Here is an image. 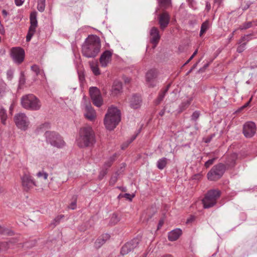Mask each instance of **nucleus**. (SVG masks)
Instances as JSON below:
<instances>
[{
	"label": "nucleus",
	"instance_id": "nucleus-1",
	"mask_svg": "<svg viewBox=\"0 0 257 257\" xmlns=\"http://www.w3.org/2000/svg\"><path fill=\"white\" fill-rule=\"evenodd\" d=\"M100 47V38L96 35H90L82 45V53L87 58H93L99 53Z\"/></svg>",
	"mask_w": 257,
	"mask_h": 257
},
{
	"label": "nucleus",
	"instance_id": "nucleus-2",
	"mask_svg": "<svg viewBox=\"0 0 257 257\" xmlns=\"http://www.w3.org/2000/svg\"><path fill=\"white\" fill-rule=\"evenodd\" d=\"M76 142L80 148L93 146L95 143V136L92 128L88 125L81 127L79 131L78 137Z\"/></svg>",
	"mask_w": 257,
	"mask_h": 257
},
{
	"label": "nucleus",
	"instance_id": "nucleus-3",
	"mask_svg": "<svg viewBox=\"0 0 257 257\" xmlns=\"http://www.w3.org/2000/svg\"><path fill=\"white\" fill-rule=\"evenodd\" d=\"M120 121V112L119 110L116 107H109L104 119V124L106 129L113 130Z\"/></svg>",
	"mask_w": 257,
	"mask_h": 257
},
{
	"label": "nucleus",
	"instance_id": "nucleus-4",
	"mask_svg": "<svg viewBox=\"0 0 257 257\" xmlns=\"http://www.w3.org/2000/svg\"><path fill=\"white\" fill-rule=\"evenodd\" d=\"M21 102L23 107L28 110H38L41 107L40 100L33 94L23 96Z\"/></svg>",
	"mask_w": 257,
	"mask_h": 257
},
{
	"label": "nucleus",
	"instance_id": "nucleus-5",
	"mask_svg": "<svg viewBox=\"0 0 257 257\" xmlns=\"http://www.w3.org/2000/svg\"><path fill=\"white\" fill-rule=\"evenodd\" d=\"M45 136L47 142L54 147L62 148L65 145L62 138L55 132L47 131Z\"/></svg>",
	"mask_w": 257,
	"mask_h": 257
},
{
	"label": "nucleus",
	"instance_id": "nucleus-6",
	"mask_svg": "<svg viewBox=\"0 0 257 257\" xmlns=\"http://www.w3.org/2000/svg\"><path fill=\"white\" fill-rule=\"evenodd\" d=\"M220 195V191L218 190L213 189L208 191L202 200L204 208H209L213 206L216 203V200Z\"/></svg>",
	"mask_w": 257,
	"mask_h": 257
},
{
	"label": "nucleus",
	"instance_id": "nucleus-7",
	"mask_svg": "<svg viewBox=\"0 0 257 257\" xmlns=\"http://www.w3.org/2000/svg\"><path fill=\"white\" fill-rule=\"evenodd\" d=\"M225 171V166L221 164L214 166L207 174V178L210 181H216L219 179Z\"/></svg>",
	"mask_w": 257,
	"mask_h": 257
},
{
	"label": "nucleus",
	"instance_id": "nucleus-8",
	"mask_svg": "<svg viewBox=\"0 0 257 257\" xmlns=\"http://www.w3.org/2000/svg\"><path fill=\"white\" fill-rule=\"evenodd\" d=\"M141 241V237L137 236L127 242L121 247L120 253L124 255L130 252L134 251L135 249L140 247Z\"/></svg>",
	"mask_w": 257,
	"mask_h": 257
},
{
	"label": "nucleus",
	"instance_id": "nucleus-9",
	"mask_svg": "<svg viewBox=\"0 0 257 257\" xmlns=\"http://www.w3.org/2000/svg\"><path fill=\"white\" fill-rule=\"evenodd\" d=\"M30 20L31 25L29 28V31L26 36L27 42H29L31 40L38 26L37 13L36 12H33L31 13Z\"/></svg>",
	"mask_w": 257,
	"mask_h": 257
},
{
	"label": "nucleus",
	"instance_id": "nucleus-10",
	"mask_svg": "<svg viewBox=\"0 0 257 257\" xmlns=\"http://www.w3.org/2000/svg\"><path fill=\"white\" fill-rule=\"evenodd\" d=\"M22 185L25 191H29L37 186L33 177L30 174L25 173L21 178Z\"/></svg>",
	"mask_w": 257,
	"mask_h": 257
},
{
	"label": "nucleus",
	"instance_id": "nucleus-11",
	"mask_svg": "<svg viewBox=\"0 0 257 257\" xmlns=\"http://www.w3.org/2000/svg\"><path fill=\"white\" fill-rule=\"evenodd\" d=\"M15 122L17 127L22 130H26L29 124L28 117L24 113H19L14 117Z\"/></svg>",
	"mask_w": 257,
	"mask_h": 257
},
{
	"label": "nucleus",
	"instance_id": "nucleus-12",
	"mask_svg": "<svg viewBox=\"0 0 257 257\" xmlns=\"http://www.w3.org/2000/svg\"><path fill=\"white\" fill-rule=\"evenodd\" d=\"M11 56L15 63L20 64L25 58V51L20 47H13L11 50Z\"/></svg>",
	"mask_w": 257,
	"mask_h": 257
},
{
	"label": "nucleus",
	"instance_id": "nucleus-13",
	"mask_svg": "<svg viewBox=\"0 0 257 257\" xmlns=\"http://www.w3.org/2000/svg\"><path fill=\"white\" fill-rule=\"evenodd\" d=\"M89 93L93 104L100 107L103 102V100L99 89L96 87H91L89 88Z\"/></svg>",
	"mask_w": 257,
	"mask_h": 257
},
{
	"label": "nucleus",
	"instance_id": "nucleus-14",
	"mask_svg": "<svg viewBox=\"0 0 257 257\" xmlns=\"http://www.w3.org/2000/svg\"><path fill=\"white\" fill-rule=\"evenodd\" d=\"M158 76V72L156 69H151L147 72L146 75V79L147 84L149 87H153L157 84L156 78Z\"/></svg>",
	"mask_w": 257,
	"mask_h": 257
},
{
	"label": "nucleus",
	"instance_id": "nucleus-15",
	"mask_svg": "<svg viewBox=\"0 0 257 257\" xmlns=\"http://www.w3.org/2000/svg\"><path fill=\"white\" fill-rule=\"evenodd\" d=\"M256 132V126L254 122L249 121L246 122L243 128V133L246 138H251Z\"/></svg>",
	"mask_w": 257,
	"mask_h": 257
},
{
	"label": "nucleus",
	"instance_id": "nucleus-16",
	"mask_svg": "<svg viewBox=\"0 0 257 257\" xmlns=\"http://www.w3.org/2000/svg\"><path fill=\"white\" fill-rule=\"evenodd\" d=\"M84 115L85 118L90 121L95 120L96 117V112L91 105H85L84 107Z\"/></svg>",
	"mask_w": 257,
	"mask_h": 257
},
{
	"label": "nucleus",
	"instance_id": "nucleus-17",
	"mask_svg": "<svg viewBox=\"0 0 257 257\" xmlns=\"http://www.w3.org/2000/svg\"><path fill=\"white\" fill-rule=\"evenodd\" d=\"M150 42L153 45V48H155L159 43L160 39V36L158 29L156 27H153L150 32Z\"/></svg>",
	"mask_w": 257,
	"mask_h": 257
},
{
	"label": "nucleus",
	"instance_id": "nucleus-18",
	"mask_svg": "<svg viewBox=\"0 0 257 257\" xmlns=\"http://www.w3.org/2000/svg\"><path fill=\"white\" fill-rule=\"evenodd\" d=\"M112 53L110 51H105L99 58L100 63L102 67H105L111 61Z\"/></svg>",
	"mask_w": 257,
	"mask_h": 257
},
{
	"label": "nucleus",
	"instance_id": "nucleus-19",
	"mask_svg": "<svg viewBox=\"0 0 257 257\" xmlns=\"http://www.w3.org/2000/svg\"><path fill=\"white\" fill-rule=\"evenodd\" d=\"M170 20V17L168 13L164 12L159 17V23L161 29L164 30L168 25Z\"/></svg>",
	"mask_w": 257,
	"mask_h": 257
},
{
	"label": "nucleus",
	"instance_id": "nucleus-20",
	"mask_svg": "<svg viewBox=\"0 0 257 257\" xmlns=\"http://www.w3.org/2000/svg\"><path fill=\"white\" fill-rule=\"evenodd\" d=\"M142 101V98L140 95L133 94L130 100V106L134 109L139 108L141 105Z\"/></svg>",
	"mask_w": 257,
	"mask_h": 257
},
{
	"label": "nucleus",
	"instance_id": "nucleus-21",
	"mask_svg": "<svg viewBox=\"0 0 257 257\" xmlns=\"http://www.w3.org/2000/svg\"><path fill=\"white\" fill-rule=\"evenodd\" d=\"M122 92V83L119 81H114L111 89V95L112 96H117Z\"/></svg>",
	"mask_w": 257,
	"mask_h": 257
},
{
	"label": "nucleus",
	"instance_id": "nucleus-22",
	"mask_svg": "<svg viewBox=\"0 0 257 257\" xmlns=\"http://www.w3.org/2000/svg\"><path fill=\"white\" fill-rule=\"evenodd\" d=\"M110 238L109 234L105 233L99 236L94 242V247L96 248H100Z\"/></svg>",
	"mask_w": 257,
	"mask_h": 257
},
{
	"label": "nucleus",
	"instance_id": "nucleus-23",
	"mask_svg": "<svg viewBox=\"0 0 257 257\" xmlns=\"http://www.w3.org/2000/svg\"><path fill=\"white\" fill-rule=\"evenodd\" d=\"M182 234V230L179 228L172 230L168 233V239L170 241H174L178 239Z\"/></svg>",
	"mask_w": 257,
	"mask_h": 257
},
{
	"label": "nucleus",
	"instance_id": "nucleus-24",
	"mask_svg": "<svg viewBox=\"0 0 257 257\" xmlns=\"http://www.w3.org/2000/svg\"><path fill=\"white\" fill-rule=\"evenodd\" d=\"M31 70L34 72L36 75H40L42 78L45 79V75L44 74V71L40 69L38 65H34L32 66Z\"/></svg>",
	"mask_w": 257,
	"mask_h": 257
},
{
	"label": "nucleus",
	"instance_id": "nucleus-25",
	"mask_svg": "<svg viewBox=\"0 0 257 257\" xmlns=\"http://www.w3.org/2000/svg\"><path fill=\"white\" fill-rule=\"evenodd\" d=\"M210 23L208 20L205 21L202 24L199 34L200 37H202L203 35V34L206 33V32L210 28Z\"/></svg>",
	"mask_w": 257,
	"mask_h": 257
},
{
	"label": "nucleus",
	"instance_id": "nucleus-26",
	"mask_svg": "<svg viewBox=\"0 0 257 257\" xmlns=\"http://www.w3.org/2000/svg\"><path fill=\"white\" fill-rule=\"evenodd\" d=\"M168 163V159L163 157L160 159L157 162V167L160 170H163L166 166Z\"/></svg>",
	"mask_w": 257,
	"mask_h": 257
},
{
	"label": "nucleus",
	"instance_id": "nucleus-27",
	"mask_svg": "<svg viewBox=\"0 0 257 257\" xmlns=\"http://www.w3.org/2000/svg\"><path fill=\"white\" fill-rule=\"evenodd\" d=\"M170 84L168 85L167 86L166 88L164 90L162 91L160 93V94L158 96V97L156 101V103L157 104H159L162 101V100L163 99V98H164V97L166 95V93L168 91V90L170 87Z\"/></svg>",
	"mask_w": 257,
	"mask_h": 257
},
{
	"label": "nucleus",
	"instance_id": "nucleus-28",
	"mask_svg": "<svg viewBox=\"0 0 257 257\" xmlns=\"http://www.w3.org/2000/svg\"><path fill=\"white\" fill-rule=\"evenodd\" d=\"M0 118L1 119L2 123L5 125L6 124V120L7 119V114L6 110L2 107L0 109Z\"/></svg>",
	"mask_w": 257,
	"mask_h": 257
},
{
	"label": "nucleus",
	"instance_id": "nucleus-29",
	"mask_svg": "<svg viewBox=\"0 0 257 257\" xmlns=\"http://www.w3.org/2000/svg\"><path fill=\"white\" fill-rule=\"evenodd\" d=\"M160 8L167 9L171 6V0H158Z\"/></svg>",
	"mask_w": 257,
	"mask_h": 257
},
{
	"label": "nucleus",
	"instance_id": "nucleus-30",
	"mask_svg": "<svg viewBox=\"0 0 257 257\" xmlns=\"http://www.w3.org/2000/svg\"><path fill=\"white\" fill-rule=\"evenodd\" d=\"M115 157L116 155L114 154L113 156L108 158L104 164V168L106 169L109 168L111 166L113 162L114 161Z\"/></svg>",
	"mask_w": 257,
	"mask_h": 257
},
{
	"label": "nucleus",
	"instance_id": "nucleus-31",
	"mask_svg": "<svg viewBox=\"0 0 257 257\" xmlns=\"http://www.w3.org/2000/svg\"><path fill=\"white\" fill-rule=\"evenodd\" d=\"M91 69L95 75H98L100 74L98 65L95 63H91L90 64Z\"/></svg>",
	"mask_w": 257,
	"mask_h": 257
},
{
	"label": "nucleus",
	"instance_id": "nucleus-32",
	"mask_svg": "<svg viewBox=\"0 0 257 257\" xmlns=\"http://www.w3.org/2000/svg\"><path fill=\"white\" fill-rule=\"evenodd\" d=\"M45 9V0H39L38 2L37 9L40 12L44 11Z\"/></svg>",
	"mask_w": 257,
	"mask_h": 257
},
{
	"label": "nucleus",
	"instance_id": "nucleus-33",
	"mask_svg": "<svg viewBox=\"0 0 257 257\" xmlns=\"http://www.w3.org/2000/svg\"><path fill=\"white\" fill-rule=\"evenodd\" d=\"M0 233L4 235H12L13 232L10 229L0 226Z\"/></svg>",
	"mask_w": 257,
	"mask_h": 257
},
{
	"label": "nucleus",
	"instance_id": "nucleus-34",
	"mask_svg": "<svg viewBox=\"0 0 257 257\" xmlns=\"http://www.w3.org/2000/svg\"><path fill=\"white\" fill-rule=\"evenodd\" d=\"M120 220L119 217L115 213L112 214L110 218V223L111 225H114L116 224Z\"/></svg>",
	"mask_w": 257,
	"mask_h": 257
},
{
	"label": "nucleus",
	"instance_id": "nucleus-35",
	"mask_svg": "<svg viewBox=\"0 0 257 257\" xmlns=\"http://www.w3.org/2000/svg\"><path fill=\"white\" fill-rule=\"evenodd\" d=\"M252 26V22H248L247 23H244L242 25H241L239 29L241 30H246L247 29Z\"/></svg>",
	"mask_w": 257,
	"mask_h": 257
},
{
	"label": "nucleus",
	"instance_id": "nucleus-36",
	"mask_svg": "<svg viewBox=\"0 0 257 257\" xmlns=\"http://www.w3.org/2000/svg\"><path fill=\"white\" fill-rule=\"evenodd\" d=\"M36 176L38 178L42 177L44 178V179L47 180L48 178V174L46 172L42 171H39V172H38L36 174Z\"/></svg>",
	"mask_w": 257,
	"mask_h": 257
},
{
	"label": "nucleus",
	"instance_id": "nucleus-37",
	"mask_svg": "<svg viewBox=\"0 0 257 257\" xmlns=\"http://www.w3.org/2000/svg\"><path fill=\"white\" fill-rule=\"evenodd\" d=\"M251 34H249V35H244V36L242 37L240 39V40H239V43H244V42H248L249 41H250V40L252 39V38H251Z\"/></svg>",
	"mask_w": 257,
	"mask_h": 257
},
{
	"label": "nucleus",
	"instance_id": "nucleus-38",
	"mask_svg": "<svg viewBox=\"0 0 257 257\" xmlns=\"http://www.w3.org/2000/svg\"><path fill=\"white\" fill-rule=\"evenodd\" d=\"M14 71L12 69H9L7 72V78L11 81L13 78Z\"/></svg>",
	"mask_w": 257,
	"mask_h": 257
},
{
	"label": "nucleus",
	"instance_id": "nucleus-39",
	"mask_svg": "<svg viewBox=\"0 0 257 257\" xmlns=\"http://www.w3.org/2000/svg\"><path fill=\"white\" fill-rule=\"evenodd\" d=\"M245 46L246 43H241V44L237 47V52L238 53H241L243 52L245 48Z\"/></svg>",
	"mask_w": 257,
	"mask_h": 257
},
{
	"label": "nucleus",
	"instance_id": "nucleus-40",
	"mask_svg": "<svg viewBox=\"0 0 257 257\" xmlns=\"http://www.w3.org/2000/svg\"><path fill=\"white\" fill-rule=\"evenodd\" d=\"M6 86V84L3 80H0V94L5 91Z\"/></svg>",
	"mask_w": 257,
	"mask_h": 257
},
{
	"label": "nucleus",
	"instance_id": "nucleus-41",
	"mask_svg": "<svg viewBox=\"0 0 257 257\" xmlns=\"http://www.w3.org/2000/svg\"><path fill=\"white\" fill-rule=\"evenodd\" d=\"M200 116V113L198 111H195L191 115V119L193 121H196Z\"/></svg>",
	"mask_w": 257,
	"mask_h": 257
},
{
	"label": "nucleus",
	"instance_id": "nucleus-42",
	"mask_svg": "<svg viewBox=\"0 0 257 257\" xmlns=\"http://www.w3.org/2000/svg\"><path fill=\"white\" fill-rule=\"evenodd\" d=\"M117 180V175L116 174L112 176L109 181V184L111 185H114Z\"/></svg>",
	"mask_w": 257,
	"mask_h": 257
},
{
	"label": "nucleus",
	"instance_id": "nucleus-43",
	"mask_svg": "<svg viewBox=\"0 0 257 257\" xmlns=\"http://www.w3.org/2000/svg\"><path fill=\"white\" fill-rule=\"evenodd\" d=\"M215 160V158H212L211 159L208 160L207 161H206L205 163L204 166L205 167L207 168L209 167L211 165H212Z\"/></svg>",
	"mask_w": 257,
	"mask_h": 257
},
{
	"label": "nucleus",
	"instance_id": "nucleus-44",
	"mask_svg": "<svg viewBox=\"0 0 257 257\" xmlns=\"http://www.w3.org/2000/svg\"><path fill=\"white\" fill-rule=\"evenodd\" d=\"M78 77H79V80L80 81V82H82L85 79L83 72H82L81 71H78Z\"/></svg>",
	"mask_w": 257,
	"mask_h": 257
},
{
	"label": "nucleus",
	"instance_id": "nucleus-45",
	"mask_svg": "<svg viewBox=\"0 0 257 257\" xmlns=\"http://www.w3.org/2000/svg\"><path fill=\"white\" fill-rule=\"evenodd\" d=\"M189 6L192 9L195 8L196 3L194 0H187Z\"/></svg>",
	"mask_w": 257,
	"mask_h": 257
},
{
	"label": "nucleus",
	"instance_id": "nucleus-46",
	"mask_svg": "<svg viewBox=\"0 0 257 257\" xmlns=\"http://www.w3.org/2000/svg\"><path fill=\"white\" fill-rule=\"evenodd\" d=\"M63 217V215H61V216H57V217H56L54 220V226H56L59 222V220H60V219H61Z\"/></svg>",
	"mask_w": 257,
	"mask_h": 257
},
{
	"label": "nucleus",
	"instance_id": "nucleus-47",
	"mask_svg": "<svg viewBox=\"0 0 257 257\" xmlns=\"http://www.w3.org/2000/svg\"><path fill=\"white\" fill-rule=\"evenodd\" d=\"M50 123L48 122H46L44 124H42L40 126V128L41 129H46V128H50Z\"/></svg>",
	"mask_w": 257,
	"mask_h": 257
},
{
	"label": "nucleus",
	"instance_id": "nucleus-48",
	"mask_svg": "<svg viewBox=\"0 0 257 257\" xmlns=\"http://www.w3.org/2000/svg\"><path fill=\"white\" fill-rule=\"evenodd\" d=\"M24 3V0H15V5L17 6H21Z\"/></svg>",
	"mask_w": 257,
	"mask_h": 257
},
{
	"label": "nucleus",
	"instance_id": "nucleus-49",
	"mask_svg": "<svg viewBox=\"0 0 257 257\" xmlns=\"http://www.w3.org/2000/svg\"><path fill=\"white\" fill-rule=\"evenodd\" d=\"M136 138V136H133L131 139V140L129 141L128 143L125 146H123L122 145V149H124L125 148L127 147V146L130 144H131Z\"/></svg>",
	"mask_w": 257,
	"mask_h": 257
},
{
	"label": "nucleus",
	"instance_id": "nucleus-50",
	"mask_svg": "<svg viewBox=\"0 0 257 257\" xmlns=\"http://www.w3.org/2000/svg\"><path fill=\"white\" fill-rule=\"evenodd\" d=\"M124 196L126 198L130 200V201H131L132 200V198L135 196L134 195H131V194H130L128 193L124 194Z\"/></svg>",
	"mask_w": 257,
	"mask_h": 257
},
{
	"label": "nucleus",
	"instance_id": "nucleus-51",
	"mask_svg": "<svg viewBox=\"0 0 257 257\" xmlns=\"http://www.w3.org/2000/svg\"><path fill=\"white\" fill-rule=\"evenodd\" d=\"M69 208L72 209V210H74L76 208V203L75 201H74L73 202H72L70 204V205L69 206Z\"/></svg>",
	"mask_w": 257,
	"mask_h": 257
},
{
	"label": "nucleus",
	"instance_id": "nucleus-52",
	"mask_svg": "<svg viewBox=\"0 0 257 257\" xmlns=\"http://www.w3.org/2000/svg\"><path fill=\"white\" fill-rule=\"evenodd\" d=\"M163 224H164L163 219H161L159 221L158 225V229H159L160 228H161L162 227V226H163Z\"/></svg>",
	"mask_w": 257,
	"mask_h": 257
},
{
	"label": "nucleus",
	"instance_id": "nucleus-53",
	"mask_svg": "<svg viewBox=\"0 0 257 257\" xmlns=\"http://www.w3.org/2000/svg\"><path fill=\"white\" fill-rule=\"evenodd\" d=\"M191 100H192V99H190V100H187L186 102H183L181 104V105L184 106H185L186 105L188 106L190 104Z\"/></svg>",
	"mask_w": 257,
	"mask_h": 257
},
{
	"label": "nucleus",
	"instance_id": "nucleus-54",
	"mask_svg": "<svg viewBox=\"0 0 257 257\" xmlns=\"http://www.w3.org/2000/svg\"><path fill=\"white\" fill-rule=\"evenodd\" d=\"M222 0H214V3L215 5H217L218 7H219L221 4Z\"/></svg>",
	"mask_w": 257,
	"mask_h": 257
},
{
	"label": "nucleus",
	"instance_id": "nucleus-55",
	"mask_svg": "<svg viewBox=\"0 0 257 257\" xmlns=\"http://www.w3.org/2000/svg\"><path fill=\"white\" fill-rule=\"evenodd\" d=\"M20 83L21 84H24L25 83V79L24 76H21L20 79Z\"/></svg>",
	"mask_w": 257,
	"mask_h": 257
},
{
	"label": "nucleus",
	"instance_id": "nucleus-56",
	"mask_svg": "<svg viewBox=\"0 0 257 257\" xmlns=\"http://www.w3.org/2000/svg\"><path fill=\"white\" fill-rule=\"evenodd\" d=\"M208 66V64H206L204 65V67L202 68H200L199 70V72H202L204 71V70Z\"/></svg>",
	"mask_w": 257,
	"mask_h": 257
},
{
	"label": "nucleus",
	"instance_id": "nucleus-57",
	"mask_svg": "<svg viewBox=\"0 0 257 257\" xmlns=\"http://www.w3.org/2000/svg\"><path fill=\"white\" fill-rule=\"evenodd\" d=\"M2 14L5 17H6L8 15V13L7 12V11L5 10H3L2 11Z\"/></svg>",
	"mask_w": 257,
	"mask_h": 257
},
{
	"label": "nucleus",
	"instance_id": "nucleus-58",
	"mask_svg": "<svg viewBox=\"0 0 257 257\" xmlns=\"http://www.w3.org/2000/svg\"><path fill=\"white\" fill-rule=\"evenodd\" d=\"M235 31L236 30L233 31V32L229 36L228 39L229 40H231L233 38Z\"/></svg>",
	"mask_w": 257,
	"mask_h": 257
},
{
	"label": "nucleus",
	"instance_id": "nucleus-59",
	"mask_svg": "<svg viewBox=\"0 0 257 257\" xmlns=\"http://www.w3.org/2000/svg\"><path fill=\"white\" fill-rule=\"evenodd\" d=\"M197 53H198V50H196L194 52V53H193V54L192 55V56H191V59H193V58L194 57V56H195L197 54Z\"/></svg>",
	"mask_w": 257,
	"mask_h": 257
},
{
	"label": "nucleus",
	"instance_id": "nucleus-60",
	"mask_svg": "<svg viewBox=\"0 0 257 257\" xmlns=\"http://www.w3.org/2000/svg\"><path fill=\"white\" fill-rule=\"evenodd\" d=\"M251 98H250L249 100L247 103H246L244 104V105H243V108H245V107H246L247 106H248V105H249V104L250 102L251 101Z\"/></svg>",
	"mask_w": 257,
	"mask_h": 257
},
{
	"label": "nucleus",
	"instance_id": "nucleus-61",
	"mask_svg": "<svg viewBox=\"0 0 257 257\" xmlns=\"http://www.w3.org/2000/svg\"><path fill=\"white\" fill-rule=\"evenodd\" d=\"M11 242H9V243H8V242H3L2 243V245H5V244H7L8 245V247H11Z\"/></svg>",
	"mask_w": 257,
	"mask_h": 257
},
{
	"label": "nucleus",
	"instance_id": "nucleus-62",
	"mask_svg": "<svg viewBox=\"0 0 257 257\" xmlns=\"http://www.w3.org/2000/svg\"><path fill=\"white\" fill-rule=\"evenodd\" d=\"M164 113H165V110H161V111L160 112L159 114H160V115L161 116H162V115H164Z\"/></svg>",
	"mask_w": 257,
	"mask_h": 257
},
{
	"label": "nucleus",
	"instance_id": "nucleus-63",
	"mask_svg": "<svg viewBox=\"0 0 257 257\" xmlns=\"http://www.w3.org/2000/svg\"><path fill=\"white\" fill-rule=\"evenodd\" d=\"M249 7V4H247L246 6H245V7H244L243 8V10H246V9H247Z\"/></svg>",
	"mask_w": 257,
	"mask_h": 257
},
{
	"label": "nucleus",
	"instance_id": "nucleus-64",
	"mask_svg": "<svg viewBox=\"0 0 257 257\" xmlns=\"http://www.w3.org/2000/svg\"><path fill=\"white\" fill-rule=\"evenodd\" d=\"M162 257H173V256L170 254H167V255H163Z\"/></svg>",
	"mask_w": 257,
	"mask_h": 257
}]
</instances>
